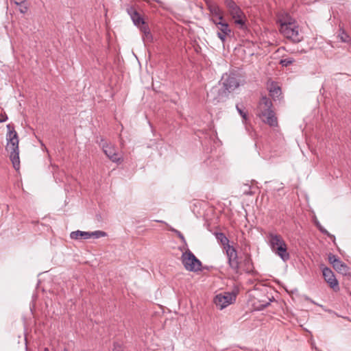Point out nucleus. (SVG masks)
I'll list each match as a JSON object with an SVG mask.
<instances>
[{"instance_id":"obj_1","label":"nucleus","mask_w":351,"mask_h":351,"mask_svg":"<svg viewBox=\"0 0 351 351\" xmlns=\"http://www.w3.org/2000/svg\"><path fill=\"white\" fill-rule=\"evenodd\" d=\"M223 88L219 90L213 88L207 93V99L214 104L224 101L228 97V94L232 92L239 86V83L234 74L226 73L222 77Z\"/></svg>"},{"instance_id":"obj_2","label":"nucleus","mask_w":351,"mask_h":351,"mask_svg":"<svg viewBox=\"0 0 351 351\" xmlns=\"http://www.w3.org/2000/svg\"><path fill=\"white\" fill-rule=\"evenodd\" d=\"M7 128L8 130L6 134L8 143L5 149L10 152V159L12 161L13 167L16 170H19L20 168V160L18 134L15 130L14 124L9 123L7 125Z\"/></svg>"},{"instance_id":"obj_3","label":"nucleus","mask_w":351,"mask_h":351,"mask_svg":"<svg viewBox=\"0 0 351 351\" xmlns=\"http://www.w3.org/2000/svg\"><path fill=\"white\" fill-rule=\"evenodd\" d=\"M258 116L263 121L271 127L278 125V119L273 110V104L271 99L267 96H263L259 101Z\"/></svg>"},{"instance_id":"obj_4","label":"nucleus","mask_w":351,"mask_h":351,"mask_svg":"<svg viewBox=\"0 0 351 351\" xmlns=\"http://www.w3.org/2000/svg\"><path fill=\"white\" fill-rule=\"evenodd\" d=\"M267 239L271 250L276 254L284 261L289 260L290 254L287 252V245L280 234L270 232L267 234Z\"/></svg>"},{"instance_id":"obj_5","label":"nucleus","mask_w":351,"mask_h":351,"mask_svg":"<svg viewBox=\"0 0 351 351\" xmlns=\"http://www.w3.org/2000/svg\"><path fill=\"white\" fill-rule=\"evenodd\" d=\"M280 32L287 39L293 43H299L302 40L299 29V26L296 23H280Z\"/></svg>"},{"instance_id":"obj_6","label":"nucleus","mask_w":351,"mask_h":351,"mask_svg":"<svg viewBox=\"0 0 351 351\" xmlns=\"http://www.w3.org/2000/svg\"><path fill=\"white\" fill-rule=\"evenodd\" d=\"M181 260L186 270L195 272L202 271L201 261L190 250L188 249L185 252L182 253Z\"/></svg>"},{"instance_id":"obj_7","label":"nucleus","mask_w":351,"mask_h":351,"mask_svg":"<svg viewBox=\"0 0 351 351\" xmlns=\"http://www.w3.org/2000/svg\"><path fill=\"white\" fill-rule=\"evenodd\" d=\"M224 5L234 22H247L245 14L233 0H225Z\"/></svg>"},{"instance_id":"obj_8","label":"nucleus","mask_w":351,"mask_h":351,"mask_svg":"<svg viewBox=\"0 0 351 351\" xmlns=\"http://www.w3.org/2000/svg\"><path fill=\"white\" fill-rule=\"evenodd\" d=\"M226 254L228 258V264L230 269L238 275L241 274V265H240V258L238 256V253L236 248L232 247H228V249L225 250Z\"/></svg>"},{"instance_id":"obj_9","label":"nucleus","mask_w":351,"mask_h":351,"mask_svg":"<svg viewBox=\"0 0 351 351\" xmlns=\"http://www.w3.org/2000/svg\"><path fill=\"white\" fill-rule=\"evenodd\" d=\"M237 298V294L233 292H224L217 294L213 300L214 303L220 309L226 308L229 304L234 303Z\"/></svg>"},{"instance_id":"obj_10","label":"nucleus","mask_w":351,"mask_h":351,"mask_svg":"<svg viewBox=\"0 0 351 351\" xmlns=\"http://www.w3.org/2000/svg\"><path fill=\"white\" fill-rule=\"evenodd\" d=\"M328 260L330 264L332 265L334 269H335V271L339 274H341L343 276L350 274V267L346 263L342 262L336 255L332 253H329L328 255Z\"/></svg>"},{"instance_id":"obj_11","label":"nucleus","mask_w":351,"mask_h":351,"mask_svg":"<svg viewBox=\"0 0 351 351\" xmlns=\"http://www.w3.org/2000/svg\"><path fill=\"white\" fill-rule=\"evenodd\" d=\"M320 269H322L324 279L326 281V282L328 283L329 287L331 289H332L335 291H339V282L332 269L328 267H326L324 264H322L320 265Z\"/></svg>"},{"instance_id":"obj_12","label":"nucleus","mask_w":351,"mask_h":351,"mask_svg":"<svg viewBox=\"0 0 351 351\" xmlns=\"http://www.w3.org/2000/svg\"><path fill=\"white\" fill-rule=\"evenodd\" d=\"M126 11L130 16L132 22H146V20H147L145 12L138 4L128 5Z\"/></svg>"},{"instance_id":"obj_13","label":"nucleus","mask_w":351,"mask_h":351,"mask_svg":"<svg viewBox=\"0 0 351 351\" xmlns=\"http://www.w3.org/2000/svg\"><path fill=\"white\" fill-rule=\"evenodd\" d=\"M106 232L101 230H96L94 232H84L81 230H77L71 232L70 234V237L71 239L78 240L88 239L91 237L98 239L100 237H106Z\"/></svg>"},{"instance_id":"obj_14","label":"nucleus","mask_w":351,"mask_h":351,"mask_svg":"<svg viewBox=\"0 0 351 351\" xmlns=\"http://www.w3.org/2000/svg\"><path fill=\"white\" fill-rule=\"evenodd\" d=\"M150 23H134L135 25L139 29L143 42L146 43H151L154 41L153 32H154V27L149 25ZM153 25V23H151Z\"/></svg>"},{"instance_id":"obj_15","label":"nucleus","mask_w":351,"mask_h":351,"mask_svg":"<svg viewBox=\"0 0 351 351\" xmlns=\"http://www.w3.org/2000/svg\"><path fill=\"white\" fill-rule=\"evenodd\" d=\"M217 34L222 43H225L226 38L234 36V32L229 27V23H215Z\"/></svg>"},{"instance_id":"obj_16","label":"nucleus","mask_w":351,"mask_h":351,"mask_svg":"<svg viewBox=\"0 0 351 351\" xmlns=\"http://www.w3.org/2000/svg\"><path fill=\"white\" fill-rule=\"evenodd\" d=\"M101 147L102 148L104 154L112 162L121 163L123 161L117 152L115 151V148L112 146H110L107 143H101Z\"/></svg>"},{"instance_id":"obj_17","label":"nucleus","mask_w":351,"mask_h":351,"mask_svg":"<svg viewBox=\"0 0 351 351\" xmlns=\"http://www.w3.org/2000/svg\"><path fill=\"white\" fill-rule=\"evenodd\" d=\"M240 259L241 273L244 271L247 274H253L254 270L251 255L250 254H245L244 257H240Z\"/></svg>"},{"instance_id":"obj_18","label":"nucleus","mask_w":351,"mask_h":351,"mask_svg":"<svg viewBox=\"0 0 351 351\" xmlns=\"http://www.w3.org/2000/svg\"><path fill=\"white\" fill-rule=\"evenodd\" d=\"M206 3L210 14L213 16L217 18L220 22H226L224 21L223 11L217 3L210 0H206Z\"/></svg>"},{"instance_id":"obj_19","label":"nucleus","mask_w":351,"mask_h":351,"mask_svg":"<svg viewBox=\"0 0 351 351\" xmlns=\"http://www.w3.org/2000/svg\"><path fill=\"white\" fill-rule=\"evenodd\" d=\"M269 96L274 101L279 100L282 95L281 88L276 83L272 82L269 87Z\"/></svg>"},{"instance_id":"obj_20","label":"nucleus","mask_w":351,"mask_h":351,"mask_svg":"<svg viewBox=\"0 0 351 351\" xmlns=\"http://www.w3.org/2000/svg\"><path fill=\"white\" fill-rule=\"evenodd\" d=\"M237 25V33L240 36L247 37L252 35L251 30L250 29V23H235Z\"/></svg>"},{"instance_id":"obj_21","label":"nucleus","mask_w":351,"mask_h":351,"mask_svg":"<svg viewBox=\"0 0 351 351\" xmlns=\"http://www.w3.org/2000/svg\"><path fill=\"white\" fill-rule=\"evenodd\" d=\"M214 234L224 251L228 249V247H232V245H230V241L224 233L216 232Z\"/></svg>"},{"instance_id":"obj_22","label":"nucleus","mask_w":351,"mask_h":351,"mask_svg":"<svg viewBox=\"0 0 351 351\" xmlns=\"http://www.w3.org/2000/svg\"><path fill=\"white\" fill-rule=\"evenodd\" d=\"M15 4L16 5L19 10L21 13L25 14L28 11L27 3L25 0H21V1H15Z\"/></svg>"},{"instance_id":"obj_23","label":"nucleus","mask_w":351,"mask_h":351,"mask_svg":"<svg viewBox=\"0 0 351 351\" xmlns=\"http://www.w3.org/2000/svg\"><path fill=\"white\" fill-rule=\"evenodd\" d=\"M339 34L338 35V37L341 39V40L343 43H348L350 40V36L348 35V34L342 29V27H340L339 29Z\"/></svg>"},{"instance_id":"obj_24","label":"nucleus","mask_w":351,"mask_h":351,"mask_svg":"<svg viewBox=\"0 0 351 351\" xmlns=\"http://www.w3.org/2000/svg\"><path fill=\"white\" fill-rule=\"evenodd\" d=\"M272 301L271 299H269V301L260 300L258 302L256 309L262 311L270 305V302Z\"/></svg>"},{"instance_id":"obj_25","label":"nucleus","mask_w":351,"mask_h":351,"mask_svg":"<svg viewBox=\"0 0 351 351\" xmlns=\"http://www.w3.org/2000/svg\"><path fill=\"white\" fill-rule=\"evenodd\" d=\"M294 59L293 58H288L285 59H282L280 61V64L282 65V66H288L292 64L294 62Z\"/></svg>"},{"instance_id":"obj_26","label":"nucleus","mask_w":351,"mask_h":351,"mask_svg":"<svg viewBox=\"0 0 351 351\" xmlns=\"http://www.w3.org/2000/svg\"><path fill=\"white\" fill-rule=\"evenodd\" d=\"M169 230L171 232H174L175 234H176V235L180 239L182 242H183L185 245H186V239H185L184 235L179 230L175 229L173 228H171V227Z\"/></svg>"},{"instance_id":"obj_27","label":"nucleus","mask_w":351,"mask_h":351,"mask_svg":"<svg viewBox=\"0 0 351 351\" xmlns=\"http://www.w3.org/2000/svg\"><path fill=\"white\" fill-rule=\"evenodd\" d=\"M236 108H237L238 112L239 113V114L241 116V117L244 120H247V113L246 112H244L243 109L242 108H241V106L239 104L236 105Z\"/></svg>"},{"instance_id":"obj_28","label":"nucleus","mask_w":351,"mask_h":351,"mask_svg":"<svg viewBox=\"0 0 351 351\" xmlns=\"http://www.w3.org/2000/svg\"><path fill=\"white\" fill-rule=\"evenodd\" d=\"M112 351H123L122 345L118 342H114L113 343Z\"/></svg>"},{"instance_id":"obj_29","label":"nucleus","mask_w":351,"mask_h":351,"mask_svg":"<svg viewBox=\"0 0 351 351\" xmlns=\"http://www.w3.org/2000/svg\"><path fill=\"white\" fill-rule=\"evenodd\" d=\"M317 227L321 232H322L324 234L328 235L330 238L335 239L334 235L330 234L326 229H324L323 227H322L320 225H317Z\"/></svg>"},{"instance_id":"obj_30","label":"nucleus","mask_w":351,"mask_h":351,"mask_svg":"<svg viewBox=\"0 0 351 351\" xmlns=\"http://www.w3.org/2000/svg\"><path fill=\"white\" fill-rule=\"evenodd\" d=\"M96 143H98L99 145V146L101 147V143H107L105 139L104 138L103 136H97L96 138Z\"/></svg>"},{"instance_id":"obj_31","label":"nucleus","mask_w":351,"mask_h":351,"mask_svg":"<svg viewBox=\"0 0 351 351\" xmlns=\"http://www.w3.org/2000/svg\"><path fill=\"white\" fill-rule=\"evenodd\" d=\"M7 119H8V116L5 114L0 115V122L1 123L5 122Z\"/></svg>"},{"instance_id":"obj_32","label":"nucleus","mask_w":351,"mask_h":351,"mask_svg":"<svg viewBox=\"0 0 351 351\" xmlns=\"http://www.w3.org/2000/svg\"><path fill=\"white\" fill-rule=\"evenodd\" d=\"M276 22H280V23H282V22H287L286 21H283L282 19H278Z\"/></svg>"},{"instance_id":"obj_33","label":"nucleus","mask_w":351,"mask_h":351,"mask_svg":"<svg viewBox=\"0 0 351 351\" xmlns=\"http://www.w3.org/2000/svg\"><path fill=\"white\" fill-rule=\"evenodd\" d=\"M44 351H49V348H45L44 349Z\"/></svg>"},{"instance_id":"obj_34","label":"nucleus","mask_w":351,"mask_h":351,"mask_svg":"<svg viewBox=\"0 0 351 351\" xmlns=\"http://www.w3.org/2000/svg\"><path fill=\"white\" fill-rule=\"evenodd\" d=\"M21 1V0H19V1ZM15 1H17V0H14V2H15Z\"/></svg>"}]
</instances>
